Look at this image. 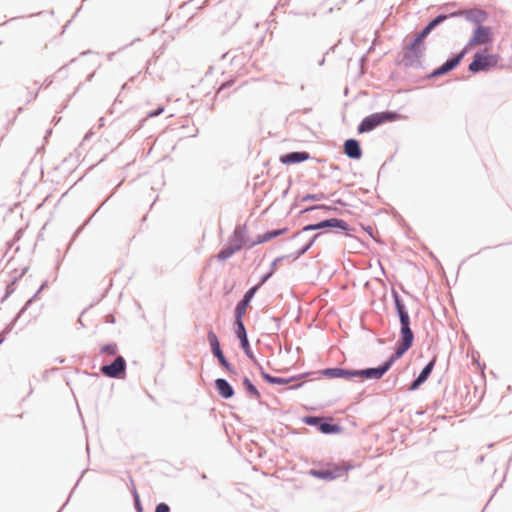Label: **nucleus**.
Listing matches in <instances>:
<instances>
[{"label": "nucleus", "mask_w": 512, "mask_h": 512, "mask_svg": "<svg viewBox=\"0 0 512 512\" xmlns=\"http://www.w3.org/2000/svg\"><path fill=\"white\" fill-rule=\"evenodd\" d=\"M355 468L351 461L341 460L339 462H322L318 468H311L307 474L313 478L331 482L341 478Z\"/></svg>", "instance_id": "1"}, {"label": "nucleus", "mask_w": 512, "mask_h": 512, "mask_svg": "<svg viewBox=\"0 0 512 512\" xmlns=\"http://www.w3.org/2000/svg\"><path fill=\"white\" fill-rule=\"evenodd\" d=\"M300 421L323 435H339L344 431V427L331 416L306 414Z\"/></svg>", "instance_id": "2"}, {"label": "nucleus", "mask_w": 512, "mask_h": 512, "mask_svg": "<svg viewBox=\"0 0 512 512\" xmlns=\"http://www.w3.org/2000/svg\"><path fill=\"white\" fill-rule=\"evenodd\" d=\"M402 62L405 68L424 69L422 58L425 55L426 43L413 37L402 47Z\"/></svg>", "instance_id": "3"}, {"label": "nucleus", "mask_w": 512, "mask_h": 512, "mask_svg": "<svg viewBox=\"0 0 512 512\" xmlns=\"http://www.w3.org/2000/svg\"><path fill=\"white\" fill-rule=\"evenodd\" d=\"M415 341V335L411 329V325L400 326L399 339L396 342V349L389 356L392 357L394 362L402 358L410 348H412Z\"/></svg>", "instance_id": "4"}, {"label": "nucleus", "mask_w": 512, "mask_h": 512, "mask_svg": "<svg viewBox=\"0 0 512 512\" xmlns=\"http://www.w3.org/2000/svg\"><path fill=\"white\" fill-rule=\"evenodd\" d=\"M394 364L395 362L392 357L388 356L378 366L355 369V378H359L360 380H379Z\"/></svg>", "instance_id": "5"}, {"label": "nucleus", "mask_w": 512, "mask_h": 512, "mask_svg": "<svg viewBox=\"0 0 512 512\" xmlns=\"http://www.w3.org/2000/svg\"><path fill=\"white\" fill-rule=\"evenodd\" d=\"M319 222V231L328 230L336 235H344L352 237V232L355 231L347 221L342 218L331 217L322 219Z\"/></svg>", "instance_id": "6"}, {"label": "nucleus", "mask_w": 512, "mask_h": 512, "mask_svg": "<svg viewBox=\"0 0 512 512\" xmlns=\"http://www.w3.org/2000/svg\"><path fill=\"white\" fill-rule=\"evenodd\" d=\"M101 373L111 379H125L127 374V362L122 355L117 357L108 364L100 366Z\"/></svg>", "instance_id": "7"}, {"label": "nucleus", "mask_w": 512, "mask_h": 512, "mask_svg": "<svg viewBox=\"0 0 512 512\" xmlns=\"http://www.w3.org/2000/svg\"><path fill=\"white\" fill-rule=\"evenodd\" d=\"M450 16H453L454 18H464L466 21L473 23L474 26H477L487 21L489 13L482 8L473 7L465 11H450Z\"/></svg>", "instance_id": "8"}, {"label": "nucleus", "mask_w": 512, "mask_h": 512, "mask_svg": "<svg viewBox=\"0 0 512 512\" xmlns=\"http://www.w3.org/2000/svg\"><path fill=\"white\" fill-rule=\"evenodd\" d=\"M322 377L327 379H345L351 381L355 379V368H347L341 366L327 367L316 371Z\"/></svg>", "instance_id": "9"}, {"label": "nucleus", "mask_w": 512, "mask_h": 512, "mask_svg": "<svg viewBox=\"0 0 512 512\" xmlns=\"http://www.w3.org/2000/svg\"><path fill=\"white\" fill-rule=\"evenodd\" d=\"M312 372H304L301 374L293 375L290 377H279V376H271L269 378L268 384L271 385H285L292 383V385L289 387L290 390H297L303 387L304 382L301 381V378L306 377L308 375H311Z\"/></svg>", "instance_id": "10"}, {"label": "nucleus", "mask_w": 512, "mask_h": 512, "mask_svg": "<svg viewBox=\"0 0 512 512\" xmlns=\"http://www.w3.org/2000/svg\"><path fill=\"white\" fill-rule=\"evenodd\" d=\"M493 29L490 26L486 25H477L472 29V33L470 35V44L469 45H477L484 43L485 41L493 40Z\"/></svg>", "instance_id": "11"}, {"label": "nucleus", "mask_w": 512, "mask_h": 512, "mask_svg": "<svg viewBox=\"0 0 512 512\" xmlns=\"http://www.w3.org/2000/svg\"><path fill=\"white\" fill-rule=\"evenodd\" d=\"M468 71L473 75L489 71V64L486 62V50L479 49L473 54L472 61L468 64Z\"/></svg>", "instance_id": "12"}, {"label": "nucleus", "mask_w": 512, "mask_h": 512, "mask_svg": "<svg viewBox=\"0 0 512 512\" xmlns=\"http://www.w3.org/2000/svg\"><path fill=\"white\" fill-rule=\"evenodd\" d=\"M436 364V358L429 360L420 373L410 382L409 391L418 390L430 377Z\"/></svg>", "instance_id": "13"}, {"label": "nucleus", "mask_w": 512, "mask_h": 512, "mask_svg": "<svg viewBox=\"0 0 512 512\" xmlns=\"http://www.w3.org/2000/svg\"><path fill=\"white\" fill-rule=\"evenodd\" d=\"M343 153L350 160H360L363 156V149L360 140L356 138H348L344 140Z\"/></svg>", "instance_id": "14"}, {"label": "nucleus", "mask_w": 512, "mask_h": 512, "mask_svg": "<svg viewBox=\"0 0 512 512\" xmlns=\"http://www.w3.org/2000/svg\"><path fill=\"white\" fill-rule=\"evenodd\" d=\"M314 159L309 152L305 150L291 151L279 156V162L283 165H295Z\"/></svg>", "instance_id": "15"}, {"label": "nucleus", "mask_w": 512, "mask_h": 512, "mask_svg": "<svg viewBox=\"0 0 512 512\" xmlns=\"http://www.w3.org/2000/svg\"><path fill=\"white\" fill-rule=\"evenodd\" d=\"M213 386L221 399L229 400L235 396V388L226 378H216Z\"/></svg>", "instance_id": "16"}, {"label": "nucleus", "mask_w": 512, "mask_h": 512, "mask_svg": "<svg viewBox=\"0 0 512 512\" xmlns=\"http://www.w3.org/2000/svg\"><path fill=\"white\" fill-rule=\"evenodd\" d=\"M381 126L379 122V118L377 112L371 113L365 116L357 125V134L361 135L364 133H369L375 130L377 127Z\"/></svg>", "instance_id": "17"}, {"label": "nucleus", "mask_w": 512, "mask_h": 512, "mask_svg": "<svg viewBox=\"0 0 512 512\" xmlns=\"http://www.w3.org/2000/svg\"><path fill=\"white\" fill-rule=\"evenodd\" d=\"M288 232L287 227L279 228V229H272L267 230L262 234H258L255 239H253V242L249 244V247H255L257 245L266 243L270 240H273L279 236H282Z\"/></svg>", "instance_id": "18"}, {"label": "nucleus", "mask_w": 512, "mask_h": 512, "mask_svg": "<svg viewBox=\"0 0 512 512\" xmlns=\"http://www.w3.org/2000/svg\"><path fill=\"white\" fill-rule=\"evenodd\" d=\"M240 250L241 246H235L233 242L227 241L221 246L219 252L214 256V258H216L217 261L224 263Z\"/></svg>", "instance_id": "19"}, {"label": "nucleus", "mask_w": 512, "mask_h": 512, "mask_svg": "<svg viewBox=\"0 0 512 512\" xmlns=\"http://www.w3.org/2000/svg\"><path fill=\"white\" fill-rule=\"evenodd\" d=\"M291 259L289 254L281 255L276 257L270 264V267L267 272L263 273L259 277L260 285H264L276 272L277 267L280 263L285 260Z\"/></svg>", "instance_id": "20"}, {"label": "nucleus", "mask_w": 512, "mask_h": 512, "mask_svg": "<svg viewBox=\"0 0 512 512\" xmlns=\"http://www.w3.org/2000/svg\"><path fill=\"white\" fill-rule=\"evenodd\" d=\"M242 389L247 398H259V389L256 385L251 381V379L247 375H243L241 378Z\"/></svg>", "instance_id": "21"}, {"label": "nucleus", "mask_w": 512, "mask_h": 512, "mask_svg": "<svg viewBox=\"0 0 512 512\" xmlns=\"http://www.w3.org/2000/svg\"><path fill=\"white\" fill-rule=\"evenodd\" d=\"M380 125L385 123H392L399 121L404 118V116L399 113L397 110H384L377 112Z\"/></svg>", "instance_id": "22"}, {"label": "nucleus", "mask_w": 512, "mask_h": 512, "mask_svg": "<svg viewBox=\"0 0 512 512\" xmlns=\"http://www.w3.org/2000/svg\"><path fill=\"white\" fill-rule=\"evenodd\" d=\"M460 63L456 60V58L450 53L447 59L437 68V72L440 73L441 76L447 75L450 72L454 71Z\"/></svg>", "instance_id": "23"}, {"label": "nucleus", "mask_w": 512, "mask_h": 512, "mask_svg": "<svg viewBox=\"0 0 512 512\" xmlns=\"http://www.w3.org/2000/svg\"><path fill=\"white\" fill-rule=\"evenodd\" d=\"M321 236V233H316L312 235L309 240L301 246L299 249L294 251L293 253H290V257L292 261H295L299 259L302 255H304L308 250L314 245V243L317 241V239Z\"/></svg>", "instance_id": "24"}, {"label": "nucleus", "mask_w": 512, "mask_h": 512, "mask_svg": "<svg viewBox=\"0 0 512 512\" xmlns=\"http://www.w3.org/2000/svg\"><path fill=\"white\" fill-rule=\"evenodd\" d=\"M228 242H233L235 246H241V249H252L253 247H249V244L253 242L250 239L249 235H245L243 237L238 235V231H233L232 234L228 237Z\"/></svg>", "instance_id": "25"}, {"label": "nucleus", "mask_w": 512, "mask_h": 512, "mask_svg": "<svg viewBox=\"0 0 512 512\" xmlns=\"http://www.w3.org/2000/svg\"><path fill=\"white\" fill-rule=\"evenodd\" d=\"M261 286L262 285H260V282H259L258 284H255V285L251 286L250 288H248L244 292L242 298L238 301V303H240L246 307H249L251 305V302L254 299L256 293L261 288Z\"/></svg>", "instance_id": "26"}, {"label": "nucleus", "mask_w": 512, "mask_h": 512, "mask_svg": "<svg viewBox=\"0 0 512 512\" xmlns=\"http://www.w3.org/2000/svg\"><path fill=\"white\" fill-rule=\"evenodd\" d=\"M390 292H391V298H392L393 305H394L395 314L407 310V306H406L403 298L399 294V292L394 287H391Z\"/></svg>", "instance_id": "27"}, {"label": "nucleus", "mask_w": 512, "mask_h": 512, "mask_svg": "<svg viewBox=\"0 0 512 512\" xmlns=\"http://www.w3.org/2000/svg\"><path fill=\"white\" fill-rule=\"evenodd\" d=\"M218 364L232 377H236L239 375L237 369L230 363L227 357L222 355L217 358Z\"/></svg>", "instance_id": "28"}, {"label": "nucleus", "mask_w": 512, "mask_h": 512, "mask_svg": "<svg viewBox=\"0 0 512 512\" xmlns=\"http://www.w3.org/2000/svg\"><path fill=\"white\" fill-rule=\"evenodd\" d=\"M232 329L239 342L248 339V333L244 323H233Z\"/></svg>", "instance_id": "29"}, {"label": "nucleus", "mask_w": 512, "mask_h": 512, "mask_svg": "<svg viewBox=\"0 0 512 512\" xmlns=\"http://www.w3.org/2000/svg\"><path fill=\"white\" fill-rule=\"evenodd\" d=\"M454 18L453 16H450V12H443L436 15L434 18L429 20L427 23L435 30L438 26L443 24L446 20Z\"/></svg>", "instance_id": "30"}, {"label": "nucleus", "mask_w": 512, "mask_h": 512, "mask_svg": "<svg viewBox=\"0 0 512 512\" xmlns=\"http://www.w3.org/2000/svg\"><path fill=\"white\" fill-rule=\"evenodd\" d=\"M247 308L248 307H246L238 302L236 303L234 310H233V318H234L233 323H244V315H245Z\"/></svg>", "instance_id": "31"}, {"label": "nucleus", "mask_w": 512, "mask_h": 512, "mask_svg": "<svg viewBox=\"0 0 512 512\" xmlns=\"http://www.w3.org/2000/svg\"><path fill=\"white\" fill-rule=\"evenodd\" d=\"M502 60L500 54H489L486 51V62L489 64V70L496 69V68H502L503 65L500 64V61Z\"/></svg>", "instance_id": "32"}, {"label": "nucleus", "mask_w": 512, "mask_h": 512, "mask_svg": "<svg viewBox=\"0 0 512 512\" xmlns=\"http://www.w3.org/2000/svg\"><path fill=\"white\" fill-rule=\"evenodd\" d=\"M235 80H236V79H235V77H234V76H230L228 79L223 80L221 83H219V84H218V87H217V89H216V93H215V95H214V97H213V101H215V100H216V98L218 97V95H219L222 91H224V90H226V89H228V88L232 87V86L234 85V83H235Z\"/></svg>", "instance_id": "33"}, {"label": "nucleus", "mask_w": 512, "mask_h": 512, "mask_svg": "<svg viewBox=\"0 0 512 512\" xmlns=\"http://www.w3.org/2000/svg\"><path fill=\"white\" fill-rule=\"evenodd\" d=\"M110 197H111V196H109L108 198H106V199H105V200L100 204V206H99V207L94 211V213H93V214H92L88 219H86V221H85L81 226H79V227L75 230V232H74V234H73V237H72V239H73V240H74V239H76V238L79 236V234L83 231L84 227H85L86 225H88V224H89V222L91 221V219H92V218L96 215V213H97V212H98V211H99V210H100V209L105 205V203L109 200V198H110Z\"/></svg>", "instance_id": "34"}, {"label": "nucleus", "mask_w": 512, "mask_h": 512, "mask_svg": "<svg viewBox=\"0 0 512 512\" xmlns=\"http://www.w3.org/2000/svg\"><path fill=\"white\" fill-rule=\"evenodd\" d=\"M470 44V38L468 39L467 43L463 46V48L458 52H451V54L456 58V60L461 64L465 56L470 52L471 48L474 45Z\"/></svg>", "instance_id": "35"}, {"label": "nucleus", "mask_w": 512, "mask_h": 512, "mask_svg": "<svg viewBox=\"0 0 512 512\" xmlns=\"http://www.w3.org/2000/svg\"><path fill=\"white\" fill-rule=\"evenodd\" d=\"M100 353H108L110 356H115L118 353V345L115 342H109L100 346Z\"/></svg>", "instance_id": "36"}, {"label": "nucleus", "mask_w": 512, "mask_h": 512, "mask_svg": "<svg viewBox=\"0 0 512 512\" xmlns=\"http://www.w3.org/2000/svg\"><path fill=\"white\" fill-rule=\"evenodd\" d=\"M239 347H240V349L243 351V353L246 355V357L248 359H253L254 358V352H253L252 347L250 345L249 338L245 339L243 341H240L239 342Z\"/></svg>", "instance_id": "37"}, {"label": "nucleus", "mask_w": 512, "mask_h": 512, "mask_svg": "<svg viewBox=\"0 0 512 512\" xmlns=\"http://www.w3.org/2000/svg\"><path fill=\"white\" fill-rule=\"evenodd\" d=\"M310 231H319V222L315 223H309L305 225L299 232L295 233L293 236L290 237V239H295L304 232H310Z\"/></svg>", "instance_id": "38"}, {"label": "nucleus", "mask_w": 512, "mask_h": 512, "mask_svg": "<svg viewBox=\"0 0 512 512\" xmlns=\"http://www.w3.org/2000/svg\"><path fill=\"white\" fill-rule=\"evenodd\" d=\"M133 505L135 512H144V508L141 502L140 494L137 489H133Z\"/></svg>", "instance_id": "39"}, {"label": "nucleus", "mask_w": 512, "mask_h": 512, "mask_svg": "<svg viewBox=\"0 0 512 512\" xmlns=\"http://www.w3.org/2000/svg\"><path fill=\"white\" fill-rule=\"evenodd\" d=\"M400 326L411 325V318L408 309L396 314Z\"/></svg>", "instance_id": "40"}, {"label": "nucleus", "mask_w": 512, "mask_h": 512, "mask_svg": "<svg viewBox=\"0 0 512 512\" xmlns=\"http://www.w3.org/2000/svg\"><path fill=\"white\" fill-rule=\"evenodd\" d=\"M16 283L17 282H13V279L10 281V283H8L5 287V293L4 295L2 296L1 298V302H4L5 300H7L15 291L16 289Z\"/></svg>", "instance_id": "41"}, {"label": "nucleus", "mask_w": 512, "mask_h": 512, "mask_svg": "<svg viewBox=\"0 0 512 512\" xmlns=\"http://www.w3.org/2000/svg\"><path fill=\"white\" fill-rule=\"evenodd\" d=\"M269 321L274 322L271 327H267L271 334H277L280 330V320L275 316L269 317Z\"/></svg>", "instance_id": "42"}, {"label": "nucleus", "mask_w": 512, "mask_h": 512, "mask_svg": "<svg viewBox=\"0 0 512 512\" xmlns=\"http://www.w3.org/2000/svg\"><path fill=\"white\" fill-rule=\"evenodd\" d=\"M210 350L212 355L217 359L224 355V352L221 348L220 342L210 345Z\"/></svg>", "instance_id": "43"}, {"label": "nucleus", "mask_w": 512, "mask_h": 512, "mask_svg": "<svg viewBox=\"0 0 512 512\" xmlns=\"http://www.w3.org/2000/svg\"><path fill=\"white\" fill-rule=\"evenodd\" d=\"M165 110L163 105H158L155 109H152L146 113V118H154L161 115Z\"/></svg>", "instance_id": "44"}, {"label": "nucleus", "mask_w": 512, "mask_h": 512, "mask_svg": "<svg viewBox=\"0 0 512 512\" xmlns=\"http://www.w3.org/2000/svg\"><path fill=\"white\" fill-rule=\"evenodd\" d=\"M320 210L324 211L325 213L334 212L337 214H342V210L337 208L335 205L320 204Z\"/></svg>", "instance_id": "45"}, {"label": "nucleus", "mask_w": 512, "mask_h": 512, "mask_svg": "<svg viewBox=\"0 0 512 512\" xmlns=\"http://www.w3.org/2000/svg\"><path fill=\"white\" fill-rule=\"evenodd\" d=\"M440 73L437 72V68H434L433 70H431L429 73H427L425 76L423 77H419L417 81H423V80H435L437 79L438 77H440Z\"/></svg>", "instance_id": "46"}, {"label": "nucleus", "mask_w": 512, "mask_h": 512, "mask_svg": "<svg viewBox=\"0 0 512 512\" xmlns=\"http://www.w3.org/2000/svg\"><path fill=\"white\" fill-rule=\"evenodd\" d=\"M207 340H208L209 346L220 342L218 339V336L216 335V333L214 332L212 327H209V329H208Z\"/></svg>", "instance_id": "47"}, {"label": "nucleus", "mask_w": 512, "mask_h": 512, "mask_svg": "<svg viewBox=\"0 0 512 512\" xmlns=\"http://www.w3.org/2000/svg\"><path fill=\"white\" fill-rule=\"evenodd\" d=\"M84 473H85V470H83V471L81 472V475H80V477H79L78 481L76 482V484L74 485V487L72 488V490L70 491V493H69V495H68L67 500L65 501V503L62 505V507H61L57 512H61V511H62V510H63V509L68 505V503H69V501H70V498H71L72 494L74 493L75 489L78 487L79 482H80V480H81V477H82V475H83Z\"/></svg>", "instance_id": "48"}, {"label": "nucleus", "mask_w": 512, "mask_h": 512, "mask_svg": "<svg viewBox=\"0 0 512 512\" xmlns=\"http://www.w3.org/2000/svg\"><path fill=\"white\" fill-rule=\"evenodd\" d=\"M154 512H171V508L166 502H159L156 504Z\"/></svg>", "instance_id": "49"}, {"label": "nucleus", "mask_w": 512, "mask_h": 512, "mask_svg": "<svg viewBox=\"0 0 512 512\" xmlns=\"http://www.w3.org/2000/svg\"><path fill=\"white\" fill-rule=\"evenodd\" d=\"M77 58H73L71 59L67 64L63 65L62 67H60L56 74H59V75H62L63 77H67V67L71 64H73L74 62H76Z\"/></svg>", "instance_id": "50"}, {"label": "nucleus", "mask_w": 512, "mask_h": 512, "mask_svg": "<svg viewBox=\"0 0 512 512\" xmlns=\"http://www.w3.org/2000/svg\"><path fill=\"white\" fill-rule=\"evenodd\" d=\"M315 201L331 200L335 193L325 194L323 192L314 193Z\"/></svg>", "instance_id": "51"}, {"label": "nucleus", "mask_w": 512, "mask_h": 512, "mask_svg": "<svg viewBox=\"0 0 512 512\" xmlns=\"http://www.w3.org/2000/svg\"><path fill=\"white\" fill-rule=\"evenodd\" d=\"M316 210H320V204H314V205H310V206H307L305 208H303L302 210L299 211V216L301 215H304L306 213H310L312 211H316Z\"/></svg>", "instance_id": "52"}, {"label": "nucleus", "mask_w": 512, "mask_h": 512, "mask_svg": "<svg viewBox=\"0 0 512 512\" xmlns=\"http://www.w3.org/2000/svg\"><path fill=\"white\" fill-rule=\"evenodd\" d=\"M395 219L398 222L399 225H401L403 228H407L409 231H412V228L409 226V224L405 221L403 216L399 213L395 215Z\"/></svg>", "instance_id": "53"}, {"label": "nucleus", "mask_w": 512, "mask_h": 512, "mask_svg": "<svg viewBox=\"0 0 512 512\" xmlns=\"http://www.w3.org/2000/svg\"><path fill=\"white\" fill-rule=\"evenodd\" d=\"M258 371H259V374L261 376V378L263 379L264 382L268 383L269 382V378H271V374H269L262 365H259V368H258Z\"/></svg>", "instance_id": "54"}, {"label": "nucleus", "mask_w": 512, "mask_h": 512, "mask_svg": "<svg viewBox=\"0 0 512 512\" xmlns=\"http://www.w3.org/2000/svg\"><path fill=\"white\" fill-rule=\"evenodd\" d=\"M429 35L430 34L422 28L414 37L417 38L420 42L426 43L425 40Z\"/></svg>", "instance_id": "55"}, {"label": "nucleus", "mask_w": 512, "mask_h": 512, "mask_svg": "<svg viewBox=\"0 0 512 512\" xmlns=\"http://www.w3.org/2000/svg\"><path fill=\"white\" fill-rule=\"evenodd\" d=\"M28 310L27 306H24L18 311V313L13 317L10 323H14V326L18 322V320L23 316V314Z\"/></svg>", "instance_id": "56"}, {"label": "nucleus", "mask_w": 512, "mask_h": 512, "mask_svg": "<svg viewBox=\"0 0 512 512\" xmlns=\"http://www.w3.org/2000/svg\"><path fill=\"white\" fill-rule=\"evenodd\" d=\"M28 310L27 306H24L18 311V313L13 317L10 323H14V326L18 322V320L23 316V314Z\"/></svg>", "instance_id": "57"}, {"label": "nucleus", "mask_w": 512, "mask_h": 512, "mask_svg": "<svg viewBox=\"0 0 512 512\" xmlns=\"http://www.w3.org/2000/svg\"><path fill=\"white\" fill-rule=\"evenodd\" d=\"M396 285L398 286L399 290H400L403 294H405V295L409 296L410 298H412V299H414V300H417V297H416V296H414L410 291H408V290L405 288V286H404L401 282H397V283H396Z\"/></svg>", "instance_id": "58"}, {"label": "nucleus", "mask_w": 512, "mask_h": 512, "mask_svg": "<svg viewBox=\"0 0 512 512\" xmlns=\"http://www.w3.org/2000/svg\"><path fill=\"white\" fill-rule=\"evenodd\" d=\"M40 293H38V290L25 302L24 306H27L29 309L30 306L39 299Z\"/></svg>", "instance_id": "59"}, {"label": "nucleus", "mask_w": 512, "mask_h": 512, "mask_svg": "<svg viewBox=\"0 0 512 512\" xmlns=\"http://www.w3.org/2000/svg\"><path fill=\"white\" fill-rule=\"evenodd\" d=\"M365 62H368V58H367V55L366 54H363L359 61H358V64H359V75L362 76L364 74V71H363V65Z\"/></svg>", "instance_id": "60"}, {"label": "nucleus", "mask_w": 512, "mask_h": 512, "mask_svg": "<svg viewBox=\"0 0 512 512\" xmlns=\"http://www.w3.org/2000/svg\"><path fill=\"white\" fill-rule=\"evenodd\" d=\"M14 329V323H8L5 325V327L3 328L2 332L0 333L2 336H7L9 333L12 332V330Z\"/></svg>", "instance_id": "61"}, {"label": "nucleus", "mask_w": 512, "mask_h": 512, "mask_svg": "<svg viewBox=\"0 0 512 512\" xmlns=\"http://www.w3.org/2000/svg\"><path fill=\"white\" fill-rule=\"evenodd\" d=\"M29 266H25L21 269V272L13 277V282H18L28 272Z\"/></svg>", "instance_id": "62"}, {"label": "nucleus", "mask_w": 512, "mask_h": 512, "mask_svg": "<svg viewBox=\"0 0 512 512\" xmlns=\"http://www.w3.org/2000/svg\"><path fill=\"white\" fill-rule=\"evenodd\" d=\"M234 231H238V235L243 237L245 235H248L247 233V225L246 224H243L241 226H238L236 227V229Z\"/></svg>", "instance_id": "63"}, {"label": "nucleus", "mask_w": 512, "mask_h": 512, "mask_svg": "<svg viewBox=\"0 0 512 512\" xmlns=\"http://www.w3.org/2000/svg\"><path fill=\"white\" fill-rule=\"evenodd\" d=\"M309 201H315L314 193H307L300 198V202H309Z\"/></svg>", "instance_id": "64"}]
</instances>
